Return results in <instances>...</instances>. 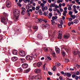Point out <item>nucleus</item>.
I'll list each match as a JSON object with an SVG mask.
<instances>
[{
  "instance_id": "nucleus-22",
  "label": "nucleus",
  "mask_w": 80,
  "mask_h": 80,
  "mask_svg": "<svg viewBox=\"0 0 80 80\" xmlns=\"http://www.w3.org/2000/svg\"><path fill=\"white\" fill-rule=\"evenodd\" d=\"M74 23L77 24L78 23V22H79V21H78V19H75L74 20Z\"/></svg>"
},
{
  "instance_id": "nucleus-4",
  "label": "nucleus",
  "mask_w": 80,
  "mask_h": 80,
  "mask_svg": "<svg viewBox=\"0 0 80 80\" xmlns=\"http://www.w3.org/2000/svg\"><path fill=\"white\" fill-rule=\"evenodd\" d=\"M33 58L32 57L30 56H27L26 57V59L27 60H32Z\"/></svg>"
},
{
  "instance_id": "nucleus-51",
  "label": "nucleus",
  "mask_w": 80,
  "mask_h": 80,
  "mask_svg": "<svg viewBox=\"0 0 80 80\" xmlns=\"http://www.w3.org/2000/svg\"><path fill=\"white\" fill-rule=\"evenodd\" d=\"M74 12L75 13H78V11H77V9L74 10Z\"/></svg>"
},
{
  "instance_id": "nucleus-17",
  "label": "nucleus",
  "mask_w": 80,
  "mask_h": 80,
  "mask_svg": "<svg viewBox=\"0 0 80 80\" xmlns=\"http://www.w3.org/2000/svg\"><path fill=\"white\" fill-rule=\"evenodd\" d=\"M42 26L43 27H45V28H47V27H49V25L48 24H47L46 25H45L44 24H42Z\"/></svg>"
},
{
  "instance_id": "nucleus-2",
  "label": "nucleus",
  "mask_w": 80,
  "mask_h": 80,
  "mask_svg": "<svg viewBox=\"0 0 80 80\" xmlns=\"http://www.w3.org/2000/svg\"><path fill=\"white\" fill-rule=\"evenodd\" d=\"M6 19L4 17H1V22L2 23H4V25L7 24V21H6Z\"/></svg>"
},
{
  "instance_id": "nucleus-39",
  "label": "nucleus",
  "mask_w": 80,
  "mask_h": 80,
  "mask_svg": "<svg viewBox=\"0 0 80 80\" xmlns=\"http://www.w3.org/2000/svg\"><path fill=\"white\" fill-rule=\"evenodd\" d=\"M25 11H22L21 12V14L22 15H25Z\"/></svg>"
},
{
  "instance_id": "nucleus-30",
  "label": "nucleus",
  "mask_w": 80,
  "mask_h": 80,
  "mask_svg": "<svg viewBox=\"0 0 80 80\" xmlns=\"http://www.w3.org/2000/svg\"><path fill=\"white\" fill-rule=\"evenodd\" d=\"M44 50L45 52H47L48 51V49L47 48H44Z\"/></svg>"
},
{
  "instance_id": "nucleus-36",
  "label": "nucleus",
  "mask_w": 80,
  "mask_h": 80,
  "mask_svg": "<svg viewBox=\"0 0 80 80\" xmlns=\"http://www.w3.org/2000/svg\"><path fill=\"white\" fill-rule=\"evenodd\" d=\"M55 20H51V22H52V25H53V24H54V23H55Z\"/></svg>"
},
{
  "instance_id": "nucleus-15",
  "label": "nucleus",
  "mask_w": 80,
  "mask_h": 80,
  "mask_svg": "<svg viewBox=\"0 0 80 80\" xmlns=\"http://www.w3.org/2000/svg\"><path fill=\"white\" fill-rule=\"evenodd\" d=\"M32 7V5L31 4H29L27 5L26 6V8L27 9H29V8H30Z\"/></svg>"
},
{
  "instance_id": "nucleus-16",
  "label": "nucleus",
  "mask_w": 80,
  "mask_h": 80,
  "mask_svg": "<svg viewBox=\"0 0 80 80\" xmlns=\"http://www.w3.org/2000/svg\"><path fill=\"white\" fill-rule=\"evenodd\" d=\"M37 53H35V54H33V55H32V57H33V58H34V59H35V58H37Z\"/></svg>"
},
{
  "instance_id": "nucleus-55",
  "label": "nucleus",
  "mask_w": 80,
  "mask_h": 80,
  "mask_svg": "<svg viewBox=\"0 0 80 80\" xmlns=\"http://www.w3.org/2000/svg\"><path fill=\"white\" fill-rule=\"evenodd\" d=\"M44 8L45 10H48V7H47V6H45Z\"/></svg>"
},
{
  "instance_id": "nucleus-29",
  "label": "nucleus",
  "mask_w": 80,
  "mask_h": 80,
  "mask_svg": "<svg viewBox=\"0 0 80 80\" xmlns=\"http://www.w3.org/2000/svg\"><path fill=\"white\" fill-rule=\"evenodd\" d=\"M20 60H21V61H22V62H25V59L24 58H20Z\"/></svg>"
},
{
  "instance_id": "nucleus-11",
  "label": "nucleus",
  "mask_w": 80,
  "mask_h": 80,
  "mask_svg": "<svg viewBox=\"0 0 80 80\" xmlns=\"http://www.w3.org/2000/svg\"><path fill=\"white\" fill-rule=\"evenodd\" d=\"M42 65V63L40 62H38L37 63V66L38 67H40Z\"/></svg>"
},
{
  "instance_id": "nucleus-26",
  "label": "nucleus",
  "mask_w": 80,
  "mask_h": 80,
  "mask_svg": "<svg viewBox=\"0 0 80 80\" xmlns=\"http://www.w3.org/2000/svg\"><path fill=\"white\" fill-rule=\"evenodd\" d=\"M13 54V55H17V51L16 50H14L12 52Z\"/></svg>"
},
{
  "instance_id": "nucleus-49",
  "label": "nucleus",
  "mask_w": 80,
  "mask_h": 80,
  "mask_svg": "<svg viewBox=\"0 0 80 80\" xmlns=\"http://www.w3.org/2000/svg\"><path fill=\"white\" fill-rule=\"evenodd\" d=\"M76 73V75H78L80 74V72H79V71H77L76 73Z\"/></svg>"
},
{
  "instance_id": "nucleus-63",
  "label": "nucleus",
  "mask_w": 80,
  "mask_h": 80,
  "mask_svg": "<svg viewBox=\"0 0 80 80\" xmlns=\"http://www.w3.org/2000/svg\"><path fill=\"white\" fill-rule=\"evenodd\" d=\"M3 39L2 37V35H0V40H2Z\"/></svg>"
},
{
  "instance_id": "nucleus-13",
  "label": "nucleus",
  "mask_w": 80,
  "mask_h": 80,
  "mask_svg": "<svg viewBox=\"0 0 80 80\" xmlns=\"http://www.w3.org/2000/svg\"><path fill=\"white\" fill-rule=\"evenodd\" d=\"M55 51L57 53H59L60 52V50L59 48H56Z\"/></svg>"
},
{
  "instance_id": "nucleus-61",
  "label": "nucleus",
  "mask_w": 80,
  "mask_h": 80,
  "mask_svg": "<svg viewBox=\"0 0 80 80\" xmlns=\"http://www.w3.org/2000/svg\"><path fill=\"white\" fill-rule=\"evenodd\" d=\"M68 9L69 10H72V7L69 6L68 8Z\"/></svg>"
},
{
  "instance_id": "nucleus-52",
  "label": "nucleus",
  "mask_w": 80,
  "mask_h": 80,
  "mask_svg": "<svg viewBox=\"0 0 80 80\" xmlns=\"http://www.w3.org/2000/svg\"><path fill=\"white\" fill-rule=\"evenodd\" d=\"M47 58L48 59V60H52V58H50V57L49 56H48L47 57Z\"/></svg>"
},
{
  "instance_id": "nucleus-44",
  "label": "nucleus",
  "mask_w": 80,
  "mask_h": 80,
  "mask_svg": "<svg viewBox=\"0 0 80 80\" xmlns=\"http://www.w3.org/2000/svg\"><path fill=\"white\" fill-rule=\"evenodd\" d=\"M57 3H61V2H62V0H58L57 1Z\"/></svg>"
},
{
  "instance_id": "nucleus-5",
  "label": "nucleus",
  "mask_w": 80,
  "mask_h": 80,
  "mask_svg": "<svg viewBox=\"0 0 80 80\" xmlns=\"http://www.w3.org/2000/svg\"><path fill=\"white\" fill-rule=\"evenodd\" d=\"M19 55L22 57H25V56L26 55L25 52L23 51H21L20 52H19Z\"/></svg>"
},
{
  "instance_id": "nucleus-48",
  "label": "nucleus",
  "mask_w": 80,
  "mask_h": 80,
  "mask_svg": "<svg viewBox=\"0 0 80 80\" xmlns=\"http://www.w3.org/2000/svg\"><path fill=\"white\" fill-rule=\"evenodd\" d=\"M56 69V67L55 66H54L53 67L52 70H53V71H55Z\"/></svg>"
},
{
  "instance_id": "nucleus-8",
  "label": "nucleus",
  "mask_w": 80,
  "mask_h": 80,
  "mask_svg": "<svg viewBox=\"0 0 80 80\" xmlns=\"http://www.w3.org/2000/svg\"><path fill=\"white\" fill-rule=\"evenodd\" d=\"M34 72L36 73H39L41 72V70L39 69H37L34 70Z\"/></svg>"
},
{
  "instance_id": "nucleus-35",
  "label": "nucleus",
  "mask_w": 80,
  "mask_h": 80,
  "mask_svg": "<svg viewBox=\"0 0 80 80\" xmlns=\"http://www.w3.org/2000/svg\"><path fill=\"white\" fill-rule=\"evenodd\" d=\"M3 15H4V17H8V14H7V13H6L5 12H4V14H3Z\"/></svg>"
},
{
  "instance_id": "nucleus-33",
  "label": "nucleus",
  "mask_w": 80,
  "mask_h": 80,
  "mask_svg": "<svg viewBox=\"0 0 80 80\" xmlns=\"http://www.w3.org/2000/svg\"><path fill=\"white\" fill-rule=\"evenodd\" d=\"M70 17L71 18H72L73 19H75V15H71L70 16Z\"/></svg>"
},
{
  "instance_id": "nucleus-43",
  "label": "nucleus",
  "mask_w": 80,
  "mask_h": 80,
  "mask_svg": "<svg viewBox=\"0 0 80 80\" xmlns=\"http://www.w3.org/2000/svg\"><path fill=\"white\" fill-rule=\"evenodd\" d=\"M36 77H35V76L34 77V76H31V77L30 78V79L31 80H33V79L34 78H35Z\"/></svg>"
},
{
  "instance_id": "nucleus-6",
  "label": "nucleus",
  "mask_w": 80,
  "mask_h": 80,
  "mask_svg": "<svg viewBox=\"0 0 80 80\" xmlns=\"http://www.w3.org/2000/svg\"><path fill=\"white\" fill-rule=\"evenodd\" d=\"M11 3L10 1H7L6 2V6L8 8H9L11 7V5H10Z\"/></svg>"
},
{
  "instance_id": "nucleus-46",
  "label": "nucleus",
  "mask_w": 80,
  "mask_h": 80,
  "mask_svg": "<svg viewBox=\"0 0 80 80\" xmlns=\"http://www.w3.org/2000/svg\"><path fill=\"white\" fill-rule=\"evenodd\" d=\"M22 11H26V9L24 7L22 8Z\"/></svg>"
},
{
  "instance_id": "nucleus-41",
  "label": "nucleus",
  "mask_w": 80,
  "mask_h": 80,
  "mask_svg": "<svg viewBox=\"0 0 80 80\" xmlns=\"http://www.w3.org/2000/svg\"><path fill=\"white\" fill-rule=\"evenodd\" d=\"M77 75V74H76V73H74L73 75H72V78H75V76Z\"/></svg>"
},
{
  "instance_id": "nucleus-37",
  "label": "nucleus",
  "mask_w": 80,
  "mask_h": 80,
  "mask_svg": "<svg viewBox=\"0 0 80 80\" xmlns=\"http://www.w3.org/2000/svg\"><path fill=\"white\" fill-rule=\"evenodd\" d=\"M62 55L63 56V57H65V52H62Z\"/></svg>"
},
{
  "instance_id": "nucleus-1",
  "label": "nucleus",
  "mask_w": 80,
  "mask_h": 80,
  "mask_svg": "<svg viewBox=\"0 0 80 80\" xmlns=\"http://www.w3.org/2000/svg\"><path fill=\"white\" fill-rule=\"evenodd\" d=\"M14 15L15 17H18L20 15V12L17 10H15L14 11Z\"/></svg>"
},
{
  "instance_id": "nucleus-45",
  "label": "nucleus",
  "mask_w": 80,
  "mask_h": 80,
  "mask_svg": "<svg viewBox=\"0 0 80 80\" xmlns=\"http://www.w3.org/2000/svg\"><path fill=\"white\" fill-rule=\"evenodd\" d=\"M30 71V69H28L26 70V73H28Z\"/></svg>"
},
{
  "instance_id": "nucleus-57",
  "label": "nucleus",
  "mask_w": 80,
  "mask_h": 80,
  "mask_svg": "<svg viewBox=\"0 0 80 80\" xmlns=\"http://www.w3.org/2000/svg\"><path fill=\"white\" fill-rule=\"evenodd\" d=\"M59 78L60 80H63V77H62V76H60L59 77Z\"/></svg>"
},
{
  "instance_id": "nucleus-10",
  "label": "nucleus",
  "mask_w": 80,
  "mask_h": 80,
  "mask_svg": "<svg viewBox=\"0 0 80 80\" xmlns=\"http://www.w3.org/2000/svg\"><path fill=\"white\" fill-rule=\"evenodd\" d=\"M12 61L15 62V61H17L18 60V58H17V57H13L12 58Z\"/></svg>"
},
{
  "instance_id": "nucleus-47",
  "label": "nucleus",
  "mask_w": 80,
  "mask_h": 80,
  "mask_svg": "<svg viewBox=\"0 0 80 80\" xmlns=\"http://www.w3.org/2000/svg\"><path fill=\"white\" fill-rule=\"evenodd\" d=\"M73 14V12H69L68 13V14L69 15H72V14Z\"/></svg>"
},
{
  "instance_id": "nucleus-20",
  "label": "nucleus",
  "mask_w": 80,
  "mask_h": 80,
  "mask_svg": "<svg viewBox=\"0 0 80 80\" xmlns=\"http://www.w3.org/2000/svg\"><path fill=\"white\" fill-rule=\"evenodd\" d=\"M18 72H23V69H22V68H20L18 69Z\"/></svg>"
},
{
  "instance_id": "nucleus-50",
  "label": "nucleus",
  "mask_w": 80,
  "mask_h": 80,
  "mask_svg": "<svg viewBox=\"0 0 80 80\" xmlns=\"http://www.w3.org/2000/svg\"><path fill=\"white\" fill-rule=\"evenodd\" d=\"M57 67H59V66H60V65H61V64L59 63V62H58L57 64Z\"/></svg>"
},
{
  "instance_id": "nucleus-31",
  "label": "nucleus",
  "mask_w": 80,
  "mask_h": 80,
  "mask_svg": "<svg viewBox=\"0 0 80 80\" xmlns=\"http://www.w3.org/2000/svg\"><path fill=\"white\" fill-rule=\"evenodd\" d=\"M52 55L53 57H55V53L54 51H52Z\"/></svg>"
},
{
  "instance_id": "nucleus-21",
  "label": "nucleus",
  "mask_w": 80,
  "mask_h": 80,
  "mask_svg": "<svg viewBox=\"0 0 80 80\" xmlns=\"http://www.w3.org/2000/svg\"><path fill=\"white\" fill-rule=\"evenodd\" d=\"M66 75L68 77H71V76L72 75V74H71V73L69 72H68L67 73H66Z\"/></svg>"
},
{
  "instance_id": "nucleus-56",
  "label": "nucleus",
  "mask_w": 80,
  "mask_h": 80,
  "mask_svg": "<svg viewBox=\"0 0 80 80\" xmlns=\"http://www.w3.org/2000/svg\"><path fill=\"white\" fill-rule=\"evenodd\" d=\"M32 9L33 10V11H35V8L33 6L32 7Z\"/></svg>"
},
{
  "instance_id": "nucleus-53",
  "label": "nucleus",
  "mask_w": 80,
  "mask_h": 80,
  "mask_svg": "<svg viewBox=\"0 0 80 80\" xmlns=\"http://www.w3.org/2000/svg\"><path fill=\"white\" fill-rule=\"evenodd\" d=\"M38 7H36V10H39V8H40V6H38Z\"/></svg>"
},
{
  "instance_id": "nucleus-9",
  "label": "nucleus",
  "mask_w": 80,
  "mask_h": 80,
  "mask_svg": "<svg viewBox=\"0 0 80 80\" xmlns=\"http://www.w3.org/2000/svg\"><path fill=\"white\" fill-rule=\"evenodd\" d=\"M70 37V34H66L64 36V38H68Z\"/></svg>"
},
{
  "instance_id": "nucleus-7",
  "label": "nucleus",
  "mask_w": 80,
  "mask_h": 80,
  "mask_svg": "<svg viewBox=\"0 0 80 80\" xmlns=\"http://www.w3.org/2000/svg\"><path fill=\"white\" fill-rule=\"evenodd\" d=\"M22 67L23 68H27L28 67V64L24 63L22 64Z\"/></svg>"
},
{
  "instance_id": "nucleus-38",
  "label": "nucleus",
  "mask_w": 80,
  "mask_h": 80,
  "mask_svg": "<svg viewBox=\"0 0 80 80\" xmlns=\"http://www.w3.org/2000/svg\"><path fill=\"white\" fill-rule=\"evenodd\" d=\"M38 22L41 23V22H42V20L41 18L38 19Z\"/></svg>"
},
{
  "instance_id": "nucleus-60",
  "label": "nucleus",
  "mask_w": 80,
  "mask_h": 80,
  "mask_svg": "<svg viewBox=\"0 0 80 80\" xmlns=\"http://www.w3.org/2000/svg\"><path fill=\"white\" fill-rule=\"evenodd\" d=\"M77 67L78 68H80V65H78V64H77Z\"/></svg>"
},
{
  "instance_id": "nucleus-42",
  "label": "nucleus",
  "mask_w": 80,
  "mask_h": 80,
  "mask_svg": "<svg viewBox=\"0 0 80 80\" xmlns=\"http://www.w3.org/2000/svg\"><path fill=\"white\" fill-rule=\"evenodd\" d=\"M17 5L19 7H22V4H20L19 2H18Z\"/></svg>"
},
{
  "instance_id": "nucleus-3",
  "label": "nucleus",
  "mask_w": 80,
  "mask_h": 80,
  "mask_svg": "<svg viewBox=\"0 0 80 80\" xmlns=\"http://www.w3.org/2000/svg\"><path fill=\"white\" fill-rule=\"evenodd\" d=\"M72 53L74 55H77L78 53L79 56H80V55H79L80 52H78L77 50H74L72 52Z\"/></svg>"
},
{
  "instance_id": "nucleus-34",
  "label": "nucleus",
  "mask_w": 80,
  "mask_h": 80,
  "mask_svg": "<svg viewBox=\"0 0 80 80\" xmlns=\"http://www.w3.org/2000/svg\"><path fill=\"white\" fill-rule=\"evenodd\" d=\"M59 22H60V24H62V25H63V20L62 19H60L59 20Z\"/></svg>"
},
{
  "instance_id": "nucleus-59",
  "label": "nucleus",
  "mask_w": 80,
  "mask_h": 80,
  "mask_svg": "<svg viewBox=\"0 0 80 80\" xmlns=\"http://www.w3.org/2000/svg\"><path fill=\"white\" fill-rule=\"evenodd\" d=\"M49 51L50 52H51V53L52 52V51H53V49L52 48H49Z\"/></svg>"
},
{
  "instance_id": "nucleus-19",
  "label": "nucleus",
  "mask_w": 80,
  "mask_h": 80,
  "mask_svg": "<svg viewBox=\"0 0 80 80\" xmlns=\"http://www.w3.org/2000/svg\"><path fill=\"white\" fill-rule=\"evenodd\" d=\"M56 5H55V4L53 3V4H51L50 5V8H52V7H55V6Z\"/></svg>"
},
{
  "instance_id": "nucleus-64",
  "label": "nucleus",
  "mask_w": 80,
  "mask_h": 80,
  "mask_svg": "<svg viewBox=\"0 0 80 80\" xmlns=\"http://www.w3.org/2000/svg\"><path fill=\"white\" fill-rule=\"evenodd\" d=\"M37 63H34L33 64V65L34 67H36V66H37Z\"/></svg>"
},
{
  "instance_id": "nucleus-14",
  "label": "nucleus",
  "mask_w": 80,
  "mask_h": 80,
  "mask_svg": "<svg viewBox=\"0 0 80 80\" xmlns=\"http://www.w3.org/2000/svg\"><path fill=\"white\" fill-rule=\"evenodd\" d=\"M62 33H59V35L58 37V39H62Z\"/></svg>"
},
{
  "instance_id": "nucleus-25",
  "label": "nucleus",
  "mask_w": 80,
  "mask_h": 80,
  "mask_svg": "<svg viewBox=\"0 0 80 80\" xmlns=\"http://www.w3.org/2000/svg\"><path fill=\"white\" fill-rule=\"evenodd\" d=\"M61 73L62 75H64V76H66V75H67V73L66 72L64 73V72L63 71H62L61 72Z\"/></svg>"
},
{
  "instance_id": "nucleus-58",
  "label": "nucleus",
  "mask_w": 80,
  "mask_h": 80,
  "mask_svg": "<svg viewBox=\"0 0 80 80\" xmlns=\"http://www.w3.org/2000/svg\"><path fill=\"white\" fill-rule=\"evenodd\" d=\"M53 11V9L52 8H49V11H50V12H52Z\"/></svg>"
},
{
  "instance_id": "nucleus-18",
  "label": "nucleus",
  "mask_w": 80,
  "mask_h": 80,
  "mask_svg": "<svg viewBox=\"0 0 80 80\" xmlns=\"http://www.w3.org/2000/svg\"><path fill=\"white\" fill-rule=\"evenodd\" d=\"M49 18V19H50V18H52V13H49V15L48 16Z\"/></svg>"
},
{
  "instance_id": "nucleus-23",
  "label": "nucleus",
  "mask_w": 80,
  "mask_h": 80,
  "mask_svg": "<svg viewBox=\"0 0 80 80\" xmlns=\"http://www.w3.org/2000/svg\"><path fill=\"white\" fill-rule=\"evenodd\" d=\"M63 24H62V23L61 24H58V25L59 27V28H62V25Z\"/></svg>"
},
{
  "instance_id": "nucleus-32",
  "label": "nucleus",
  "mask_w": 80,
  "mask_h": 80,
  "mask_svg": "<svg viewBox=\"0 0 80 80\" xmlns=\"http://www.w3.org/2000/svg\"><path fill=\"white\" fill-rule=\"evenodd\" d=\"M65 62V63H68L69 62V59H66L64 60Z\"/></svg>"
},
{
  "instance_id": "nucleus-24",
  "label": "nucleus",
  "mask_w": 80,
  "mask_h": 80,
  "mask_svg": "<svg viewBox=\"0 0 80 80\" xmlns=\"http://www.w3.org/2000/svg\"><path fill=\"white\" fill-rule=\"evenodd\" d=\"M57 18H58L57 16H52V20H56V19H57Z\"/></svg>"
},
{
  "instance_id": "nucleus-62",
  "label": "nucleus",
  "mask_w": 80,
  "mask_h": 80,
  "mask_svg": "<svg viewBox=\"0 0 80 80\" xmlns=\"http://www.w3.org/2000/svg\"><path fill=\"white\" fill-rule=\"evenodd\" d=\"M57 9L56 8H54L53 9V11L54 12H55V11H57Z\"/></svg>"
},
{
  "instance_id": "nucleus-54",
  "label": "nucleus",
  "mask_w": 80,
  "mask_h": 80,
  "mask_svg": "<svg viewBox=\"0 0 80 80\" xmlns=\"http://www.w3.org/2000/svg\"><path fill=\"white\" fill-rule=\"evenodd\" d=\"M72 8L74 9V10L76 9V6L75 5H73V6Z\"/></svg>"
},
{
  "instance_id": "nucleus-12",
  "label": "nucleus",
  "mask_w": 80,
  "mask_h": 80,
  "mask_svg": "<svg viewBox=\"0 0 80 80\" xmlns=\"http://www.w3.org/2000/svg\"><path fill=\"white\" fill-rule=\"evenodd\" d=\"M38 38L39 39H42V35L41 34H39L38 35Z\"/></svg>"
},
{
  "instance_id": "nucleus-40",
  "label": "nucleus",
  "mask_w": 80,
  "mask_h": 80,
  "mask_svg": "<svg viewBox=\"0 0 80 80\" xmlns=\"http://www.w3.org/2000/svg\"><path fill=\"white\" fill-rule=\"evenodd\" d=\"M40 6L41 7H43L45 6V4H43V3H41L40 5Z\"/></svg>"
},
{
  "instance_id": "nucleus-27",
  "label": "nucleus",
  "mask_w": 80,
  "mask_h": 80,
  "mask_svg": "<svg viewBox=\"0 0 80 80\" xmlns=\"http://www.w3.org/2000/svg\"><path fill=\"white\" fill-rule=\"evenodd\" d=\"M33 29H35V30H36V31H37V30H38V27L37 26H33Z\"/></svg>"
},
{
  "instance_id": "nucleus-28",
  "label": "nucleus",
  "mask_w": 80,
  "mask_h": 80,
  "mask_svg": "<svg viewBox=\"0 0 80 80\" xmlns=\"http://www.w3.org/2000/svg\"><path fill=\"white\" fill-rule=\"evenodd\" d=\"M62 49H64V50H66V52H67V51H69V49H67V48L66 47H63L62 48Z\"/></svg>"
}]
</instances>
